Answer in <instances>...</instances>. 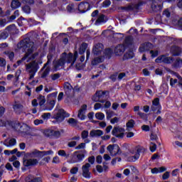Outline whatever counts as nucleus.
<instances>
[{
    "mask_svg": "<svg viewBox=\"0 0 182 182\" xmlns=\"http://www.w3.org/2000/svg\"><path fill=\"white\" fill-rule=\"evenodd\" d=\"M18 49H21L22 50H26L25 56L21 60L17 61V64H15L14 66H19L21 63H28V62H31V60H33L38 56V53L33 54L32 53L35 50V45L33 42L29 41V39H25L20 42L17 45Z\"/></svg>",
    "mask_w": 182,
    "mask_h": 182,
    "instance_id": "obj_1",
    "label": "nucleus"
},
{
    "mask_svg": "<svg viewBox=\"0 0 182 182\" xmlns=\"http://www.w3.org/2000/svg\"><path fill=\"white\" fill-rule=\"evenodd\" d=\"M76 59H77V51L75 52L74 55L72 53H63L59 60H55L53 62L55 70H59L66 67L72 68V66L75 65Z\"/></svg>",
    "mask_w": 182,
    "mask_h": 182,
    "instance_id": "obj_2",
    "label": "nucleus"
},
{
    "mask_svg": "<svg viewBox=\"0 0 182 182\" xmlns=\"http://www.w3.org/2000/svg\"><path fill=\"white\" fill-rule=\"evenodd\" d=\"M4 126H12L14 129L16 130H18V132H21V133H26V134H28L29 132V127L26 125V124H14L12 122H5L2 121V119H0V127H4Z\"/></svg>",
    "mask_w": 182,
    "mask_h": 182,
    "instance_id": "obj_3",
    "label": "nucleus"
},
{
    "mask_svg": "<svg viewBox=\"0 0 182 182\" xmlns=\"http://www.w3.org/2000/svg\"><path fill=\"white\" fill-rule=\"evenodd\" d=\"M141 151V147L136 146L134 149L129 151V156H127V161L134 162L137 161L140 158V152Z\"/></svg>",
    "mask_w": 182,
    "mask_h": 182,
    "instance_id": "obj_4",
    "label": "nucleus"
},
{
    "mask_svg": "<svg viewBox=\"0 0 182 182\" xmlns=\"http://www.w3.org/2000/svg\"><path fill=\"white\" fill-rule=\"evenodd\" d=\"M103 53H105L104 55H99L98 57L95 58L92 61V65H99V63H102V62L105 60V56H106V58H110V55L113 53V51L112 49L108 48L106 49Z\"/></svg>",
    "mask_w": 182,
    "mask_h": 182,
    "instance_id": "obj_5",
    "label": "nucleus"
},
{
    "mask_svg": "<svg viewBox=\"0 0 182 182\" xmlns=\"http://www.w3.org/2000/svg\"><path fill=\"white\" fill-rule=\"evenodd\" d=\"M54 117L53 118L57 120V122H63L65 117H69V114L65 115V110L56 107L53 112Z\"/></svg>",
    "mask_w": 182,
    "mask_h": 182,
    "instance_id": "obj_6",
    "label": "nucleus"
},
{
    "mask_svg": "<svg viewBox=\"0 0 182 182\" xmlns=\"http://www.w3.org/2000/svg\"><path fill=\"white\" fill-rule=\"evenodd\" d=\"M107 150L110 156H116L120 153V147L117 144L109 145L107 147Z\"/></svg>",
    "mask_w": 182,
    "mask_h": 182,
    "instance_id": "obj_7",
    "label": "nucleus"
},
{
    "mask_svg": "<svg viewBox=\"0 0 182 182\" xmlns=\"http://www.w3.org/2000/svg\"><path fill=\"white\" fill-rule=\"evenodd\" d=\"M82 176L85 178H90L91 173H90V164L87 163L82 166Z\"/></svg>",
    "mask_w": 182,
    "mask_h": 182,
    "instance_id": "obj_8",
    "label": "nucleus"
},
{
    "mask_svg": "<svg viewBox=\"0 0 182 182\" xmlns=\"http://www.w3.org/2000/svg\"><path fill=\"white\" fill-rule=\"evenodd\" d=\"M112 134L118 139H123V137H124V129L120 127H114L112 132Z\"/></svg>",
    "mask_w": 182,
    "mask_h": 182,
    "instance_id": "obj_9",
    "label": "nucleus"
},
{
    "mask_svg": "<svg viewBox=\"0 0 182 182\" xmlns=\"http://www.w3.org/2000/svg\"><path fill=\"white\" fill-rule=\"evenodd\" d=\"M64 91L68 97H70V96H73V94L75 93V90H73V87H72V85L69 82L64 83Z\"/></svg>",
    "mask_w": 182,
    "mask_h": 182,
    "instance_id": "obj_10",
    "label": "nucleus"
},
{
    "mask_svg": "<svg viewBox=\"0 0 182 182\" xmlns=\"http://www.w3.org/2000/svg\"><path fill=\"white\" fill-rule=\"evenodd\" d=\"M155 62L156 63H171L173 58L167 55H161L155 60Z\"/></svg>",
    "mask_w": 182,
    "mask_h": 182,
    "instance_id": "obj_11",
    "label": "nucleus"
},
{
    "mask_svg": "<svg viewBox=\"0 0 182 182\" xmlns=\"http://www.w3.org/2000/svg\"><path fill=\"white\" fill-rule=\"evenodd\" d=\"M87 110V105H83L80 109L78 111L77 117L80 120H85L86 119V112Z\"/></svg>",
    "mask_w": 182,
    "mask_h": 182,
    "instance_id": "obj_12",
    "label": "nucleus"
},
{
    "mask_svg": "<svg viewBox=\"0 0 182 182\" xmlns=\"http://www.w3.org/2000/svg\"><path fill=\"white\" fill-rule=\"evenodd\" d=\"M102 52H103V44H95L92 48V53L97 56L99 55H102Z\"/></svg>",
    "mask_w": 182,
    "mask_h": 182,
    "instance_id": "obj_13",
    "label": "nucleus"
},
{
    "mask_svg": "<svg viewBox=\"0 0 182 182\" xmlns=\"http://www.w3.org/2000/svg\"><path fill=\"white\" fill-rule=\"evenodd\" d=\"M37 69H38V61H36V60H35L34 61H33L32 63L26 65V70L30 73L36 72Z\"/></svg>",
    "mask_w": 182,
    "mask_h": 182,
    "instance_id": "obj_14",
    "label": "nucleus"
},
{
    "mask_svg": "<svg viewBox=\"0 0 182 182\" xmlns=\"http://www.w3.org/2000/svg\"><path fill=\"white\" fill-rule=\"evenodd\" d=\"M77 8H78L79 12H80L81 14H85V12H87V11L90 9V4H89V3L87 2L80 3L78 5Z\"/></svg>",
    "mask_w": 182,
    "mask_h": 182,
    "instance_id": "obj_15",
    "label": "nucleus"
},
{
    "mask_svg": "<svg viewBox=\"0 0 182 182\" xmlns=\"http://www.w3.org/2000/svg\"><path fill=\"white\" fill-rule=\"evenodd\" d=\"M152 112H156L158 109V113L160 112V100L159 98H155L152 102V106L151 107Z\"/></svg>",
    "mask_w": 182,
    "mask_h": 182,
    "instance_id": "obj_16",
    "label": "nucleus"
},
{
    "mask_svg": "<svg viewBox=\"0 0 182 182\" xmlns=\"http://www.w3.org/2000/svg\"><path fill=\"white\" fill-rule=\"evenodd\" d=\"M38 163V159H24L23 161V164L25 167H30V166H36Z\"/></svg>",
    "mask_w": 182,
    "mask_h": 182,
    "instance_id": "obj_17",
    "label": "nucleus"
},
{
    "mask_svg": "<svg viewBox=\"0 0 182 182\" xmlns=\"http://www.w3.org/2000/svg\"><path fill=\"white\" fill-rule=\"evenodd\" d=\"M48 102L46 104V107L43 108V110H47L48 112H50V110H53L55 107V105H56V101L53 100H48Z\"/></svg>",
    "mask_w": 182,
    "mask_h": 182,
    "instance_id": "obj_18",
    "label": "nucleus"
},
{
    "mask_svg": "<svg viewBox=\"0 0 182 182\" xmlns=\"http://www.w3.org/2000/svg\"><path fill=\"white\" fill-rule=\"evenodd\" d=\"M126 49V46L124 45H119L114 49V53L117 56H120V55H123L124 50Z\"/></svg>",
    "mask_w": 182,
    "mask_h": 182,
    "instance_id": "obj_19",
    "label": "nucleus"
},
{
    "mask_svg": "<svg viewBox=\"0 0 182 182\" xmlns=\"http://www.w3.org/2000/svg\"><path fill=\"white\" fill-rule=\"evenodd\" d=\"M105 92L103 91H97L95 96L92 97L93 102H99L102 97H104Z\"/></svg>",
    "mask_w": 182,
    "mask_h": 182,
    "instance_id": "obj_20",
    "label": "nucleus"
},
{
    "mask_svg": "<svg viewBox=\"0 0 182 182\" xmlns=\"http://www.w3.org/2000/svg\"><path fill=\"white\" fill-rule=\"evenodd\" d=\"M167 170V168L165 166H161L159 168H154L151 169V173L152 174H159V173H164Z\"/></svg>",
    "mask_w": 182,
    "mask_h": 182,
    "instance_id": "obj_21",
    "label": "nucleus"
},
{
    "mask_svg": "<svg viewBox=\"0 0 182 182\" xmlns=\"http://www.w3.org/2000/svg\"><path fill=\"white\" fill-rule=\"evenodd\" d=\"M69 164H75V163H79V160L77 159V152H74L71 154L70 159L68 161Z\"/></svg>",
    "mask_w": 182,
    "mask_h": 182,
    "instance_id": "obj_22",
    "label": "nucleus"
},
{
    "mask_svg": "<svg viewBox=\"0 0 182 182\" xmlns=\"http://www.w3.org/2000/svg\"><path fill=\"white\" fill-rule=\"evenodd\" d=\"M12 29H15V25H11L8 26L6 30L1 34V36L3 39H6L8 38V31H11Z\"/></svg>",
    "mask_w": 182,
    "mask_h": 182,
    "instance_id": "obj_23",
    "label": "nucleus"
},
{
    "mask_svg": "<svg viewBox=\"0 0 182 182\" xmlns=\"http://www.w3.org/2000/svg\"><path fill=\"white\" fill-rule=\"evenodd\" d=\"M4 146L6 147H12L16 144V139H6L4 143Z\"/></svg>",
    "mask_w": 182,
    "mask_h": 182,
    "instance_id": "obj_24",
    "label": "nucleus"
},
{
    "mask_svg": "<svg viewBox=\"0 0 182 182\" xmlns=\"http://www.w3.org/2000/svg\"><path fill=\"white\" fill-rule=\"evenodd\" d=\"M150 48H151V43H144L139 47V52L141 53L146 52V50H149Z\"/></svg>",
    "mask_w": 182,
    "mask_h": 182,
    "instance_id": "obj_25",
    "label": "nucleus"
},
{
    "mask_svg": "<svg viewBox=\"0 0 182 182\" xmlns=\"http://www.w3.org/2000/svg\"><path fill=\"white\" fill-rule=\"evenodd\" d=\"M28 156L30 157H42V151L34 149L28 154Z\"/></svg>",
    "mask_w": 182,
    "mask_h": 182,
    "instance_id": "obj_26",
    "label": "nucleus"
},
{
    "mask_svg": "<svg viewBox=\"0 0 182 182\" xmlns=\"http://www.w3.org/2000/svg\"><path fill=\"white\" fill-rule=\"evenodd\" d=\"M90 135L91 137H97L99 136H103V132L102 130H92L90 132Z\"/></svg>",
    "mask_w": 182,
    "mask_h": 182,
    "instance_id": "obj_27",
    "label": "nucleus"
},
{
    "mask_svg": "<svg viewBox=\"0 0 182 182\" xmlns=\"http://www.w3.org/2000/svg\"><path fill=\"white\" fill-rule=\"evenodd\" d=\"M77 153V159L78 160V163L80 161H83V159H85V154H86V151H75Z\"/></svg>",
    "mask_w": 182,
    "mask_h": 182,
    "instance_id": "obj_28",
    "label": "nucleus"
},
{
    "mask_svg": "<svg viewBox=\"0 0 182 182\" xmlns=\"http://www.w3.org/2000/svg\"><path fill=\"white\" fill-rule=\"evenodd\" d=\"M38 100V103L39 104V106H41V109L43 110V105H45V103H46V99H45L44 96L40 95L37 98Z\"/></svg>",
    "mask_w": 182,
    "mask_h": 182,
    "instance_id": "obj_29",
    "label": "nucleus"
},
{
    "mask_svg": "<svg viewBox=\"0 0 182 182\" xmlns=\"http://www.w3.org/2000/svg\"><path fill=\"white\" fill-rule=\"evenodd\" d=\"M171 50L174 56H178L181 55V48L177 46L173 47Z\"/></svg>",
    "mask_w": 182,
    "mask_h": 182,
    "instance_id": "obj_30",
    "label": "nucleus"
},
{
    "mask_svg": "<svg viewBox=\"0 0 182 182\" xmlns=\"http://www.w3.org/2000/svg\"><path fill=\"white\" fill-rule=\"evenodd\" d=\"M105 22H106V18L105 17V15L102 14L95 21V25H100V23H105Z\"/></svg>",
    "mask_w": 182,
    "mask_h": 182,
    "instance_id": "obj_31",
    "label": "nucleus"
},
{
    "mask_svg": "<svg viewBox=\"0 0 182 182\" xmlns=\"http://www.w3.org/2000/svg\"><path fill=\"white\" fill-rule=\"evenodd\" d=\"M13 109L16 113H19V112H21V110H22V105H21V104H19L18 102H15L13 105Z\"/></svg>",
    "mask_w": 182,
    "mask_h": 182,
    "instance_id": "obj_32",
    "label": "nucleus"
},
{
    "mask_svg": "<svg viewBox=\"0 0 182 182\" xmlns=\"http://www.w3.org/2000/svg\"><path fill=\"white\" fill-rule=\"evenodd\" d=\"M11 6L13 9H17V8L21 6V2L18 0H14L11 1Z\"/></svg>",
    "mask_w": 182,
    "mask_h": 182,
    "instance_id": "obj_33",
    "label": "nucleus"
},
{
    "mask_svg": "<svg viewBox=\"0 0 182 182\" xmlns=\"http://www.w3.org/2000/svg\"><path fill=\"white\" fill-rule=\"evenodd\" d=\"M58 156L60 157H65V159H68L69 158V154H67L66 151L63 149H60L58 151Z\"/></svg>",
    "mask_w": 182,
    "mask_h": 182,
    "instance_id": "obj_34",
    "label": "nucleus"
},
{
    "mask_svg": "<svg viewBox=\"0 0 182 182\" xmlns=\"http://www.w3.org/2000/svg\"><path fill=\"white\" fill-rule=\"evenodd\" d=\"M134 127V120L130 119L127 123V130L130 131L131 129Z\"/></svg>",
    "mask_w": 182,
    "mask_h": 182,
    "instance_id": "obj_35",
    "label": "nucleus"
},
{
    "mask_svg": "<svg viewBox=\"0 0 182 182\" xmlns=\"http://www.w3.org/2000/svg\"><path fill=\"white\" fill-rule=\"evenodd\" d=\"M86 49H87V43H82L79 50L80 55H83V53L86 51Z\"/></svg>",
    "mask_w": 182,
    "mask_h": 182,
    "instance_id": "obj_36",
    "label": "nucleus"
},
{
    "mask_svg": "<svg viewBox=\"0 0 182 182\" xmlns=\"http://www.w3.org/2000/svg\"><path fill=\"white\" fill-rule=\"evenodd\" d=\"M53 154H55V152L52 150L41 151V157H43V156H53Z\"/></svg>",
    "mask_w": 182,
    "mask_h": 182,
    "instance_id": "obj_37",
    "label": "nucleus"
},
{
    "mask_svg": "<svg viewBox=\"0 0 182 182\" xmlns=\"http://www.w3.org/2000/svg\"><path fill=\"white\" fill-rule=\"evenodd\" d=\"M134 57V53L133 51H129L126 53L124 55V59H132Z\"/></svg>",
    "mask_w": 182,
    "mask_h": 182,
    "instance_id": "obj_38",
    "label": "nucleus"
},
{
    "mask_svg": "<svg viewBox=\"0 0 182 182\" xmlns=\"http://www.w3.org/2000/svg\"><path fill=\"white\" fill-rule=\"evenodd\" d=\"M133 44V37L132 36H128L125 39V45L126 46H129V45Z\"/></svg>",
    "mask_w": 182,
    "mask_h": 182,
    "instance_id": "obj_39",
    "label": "nucleus"
},
{
    "mask_svg": "<svg viewBox=\"0 0 182 182\" xmlns=\"http://www.w3.org/2000/svg\"><path fill=\"white\" fill-rule=\"evenodd\" d=\"M44 134L47 137H53V129H46Z\"/></svg>",
    "mask_w": 182,
    "mask_h": 182,
    "instance_id": "obj_40",
    "label": "nucleus"
},
{
    "mask_svg": "<svg viewBox=\"0 0 182 182\" xmlns=\"http://www.w3.org/2000/svg\"><path fill=\"white\" fill-rule=\"evenodd\" d=\"M68 123L70 124V126H76L77 124V120L73 119V118H70L68 120Z\"/></svg>",
    "mask_w": 182,
    "mask_h": 182,
    "instance_id": "obj_41",
    "label": "nucleus"
},
{
    "mask_svg": "<svg viewBox=\"0 0 182 182\" xmlns=\"http://www.w3.org/2000/svg\"><path fill=\"white\" fill-rule=\"evenodd\" d=\"M95 117L98 120H103V119H105V114L102 112H97L95 114Z\"/></svg>",
    "mask_w": 182,
    "mask_h": 182,
    "instance_id": "obj_42",
    "label": "nucleus"
},
{
    "mask_svg": "<svg viewBox=\"0 0 182 182\" xmlns=\"http://www.w3.org/2000/svg\"><path fill=\"white\" fill-rule=\"evenodd\" d=\"M81 137L82 140H85V139H87L89 137V132L88 131H82L81 133Z\"/></svg>",
    "mask_w": 182,
    "mask_h": 182,
    "instance_id": "obj_43",
    "label": "nucleus"
},
{
    "mask_svg": "<svg viewBox=\"0 0 182 182\" xmlns=\"http://www.w3.org/2000/svg\"><path fill=\"white\" fill-rule=\"evenodd\" d=\"M180 66H182V60L180 58H177L175 60V68H180Z\"/></svg>",
    "mask_w": 182,
    "mask_h": 182,
    "instance_id": "obj_44",
    "label": "nucleus"
},
{
    "mask_svg": "<svg viewBox=\"0 0 182 182\" xmlns=\"http://www.w3.org/2000/svg\"><path fill=\"white\" fill-rule=\"evenodd\" d=\"M75 8L76 6H75V4H70L68 6L67 10L68 11V12H74Z\"/></svg>",
    "mask_w": 182,
    "mask_h": 182,
    "instance_id": "obj_45",
    "label": "nucleus"
},
{
    "mask_svg": "<svg viewBox=\"0 0 182 182\" xmlns=\"http://www.w3.org/2000/svg\"><path fill=\"white\" fill-rule=\"evenodd\" d=\"M52 163L53 164H59V163H60V159L59 158V156H55L53 158V161Z\"/></svg>",
    "mask_w": 182,
    "mask_h": 182,
    "instance_id": "obj_46",
    "label": "nucleus"
},
{
    "mask_svg": "<svg viewBox=\"0 0 182 182\" xmlns=\"http://www.w3.org/2000/svg\"><path fill=\"white\" fill-rule=\"evenodd\" d=\"M77 171H79V168L75 166V167H73L70 171V174H77Z\"/></svg>",
    "mask_w": 182,
    "mask_h": 182,
    "instance_id": "obj_47",
    "label": "nucleus"
},
{
    "mask_svg": "<svg viewBox=\"0 0 182 182\" xmlns=\"http://www.w3.org/2000/svg\"><path fill=\"white\" fill-rule=\"evenodd\" d=\"M86 148V143H81L75 147V150H82V149Z\"/></svg>",
    "mask_w": 182,
    "mask_h": 182,
    "instance_id": "obj_48",
    "label": "nucleus"
},
{
    "mask_svg": "<svg viewBox=\"0 0 182 182\" xmlns=\"http://www.w3.org/2000/svg\"><path fill=\"white\" fill-rule=\"evenodd\" d=\"M57 95H58L57 92H54V93L49 94V95L47 96L48 100H53V97H56Z\"/></svg>",
    "mask_w": 182,
    "mask_h": 182,
    "instance_id": "obj_49",
    "label": "nucleus"
},
{
    "mask_svg": "<svg viewBox=\"0 0 182 182\" xmlns=\"http://www.w3.org/2000/svg\"><path fill=\"white\" fill-rule=\"evenodd\" d=\"M60 136V132L56 131V130H53V137H54L55 139H58Z\"/></svg>",
    "mask_w": 182,
    "mask_h": 182,
    "instance_id": "obj_50",
    "label": "nucleus"
},
{
    "mask_svg": "<svg viewBox=\"0 0 182 182\" xmlns=\"http://www.w3.org/2000/svg\"><path fill=\"white\" fill-rule=\"evenodd\" d=\"M168 178H170V172L166 171L162 176V179L168 180Z\"/></svg>",
    "mask_w": 182,
    "mask_h": 182,
    "instance_id": "obj_51",
    "label": "nucleus"
},
{
    "mask_svg": "<svg viewBox=\"0 0 182 182\" xmlns=\"http://www.w3.org/2000/svg\"><path fill=\"white\" fill-rule=\"evenodd\" d=\"M60 77V75L59 74H53L50 75L51 80H58Z\"/></svg>",
    "mask_w": 182,
    "mask_h": 182,
    "instance_id": "obj_52",
    "label": "nucleus"
},
{
    "mask_svg": "<svg viewBox=\"0 0 182 182\" xmlns=\"http://www.w3.org/2000/svg\"><path fill=\"white\" fill-rule=\"evenodd\" d=\"M6 55H7L9 59H10V60H14V58L15 56V54L14 53V52H7Z\"/></svg>",
    "mask_w": 182,
    "mask_h": 182,
    "instance_id": "obj_53",
    "label": "nucleus"
},
{
    "mask_svg": "<svg viewBox=\"0 0 182 182\" xmlns=\"http://www.w3.org/2000/svg\"><path fill=\"white\" fill-rule=\"evenodd\" d=\"M94 109H95V110H99V109H103V105H102L100 103H96L94 105Z\"/></svg>",
    "mask_w": 182,
    "mask_h": 182,
    "instance_id": "obj_54",
    "label": "nucleus"
},
{
    "mask_svg": "<svg viewBox=\"0 0 182 182\" xmlns=\"http://www.w3.org/2000/svg\"><path fill=\"white\" fill-rule=\"evenodd\" d=\"M23 11L25 14H31V7L29 6H25L23 7Z\"/></svg>",
    "mask_w": 182,
    "mask_h": 182,
    "instance_id": "obj_55",
    "label": "nucleus"
},
{
    "mask_svg": "<svg viewBox=\"0 0 182 182\" xmlns=\"http://www.w3.org/2000/svg\"><path fill=\"white\" fill-rule=\"evenodd\" d=\"M180 173V169L176 168L172 171L171 172V175L173 177H176V176H178V174Z\"/></svg>",
    "mask_w": 182,
    "mask_h": 182,
    "instance_id": "obj_56",
    "label": "nucleus"
},
{
    "mask_svg": "<svg viewBox=\"0 0 182 182\" xmlns=\"http://www.w3.org/2000/svg\"><path fill=\"white\" fill-rule=\"evenodd\" d=\"M157 149V145L156 144L151 143L150 144V150L151 151L154 152L156 151V149Z\"/></svg>",
    "mask_w": 182,
    "mask_h": 182,
    "instance_id": "obj_57",
    "label": "nucleus"
},
{
    "mask_svg": "<svg viewBox=\"0 0 182 182\" xmlns=\"http://www.w3.org/2000/svg\"><path fill=\"white\" fill-rule=\"evenodd\" d=\"M110 1L109 0H105L103 3H102V6L103 8H107V6H110Z\"/></svg>",
    "mask_w": 182,
    "mask_h": 182,
    "instance_id": "obj_58",
    "label": "nucleus"
},
{
    "mask_svg": "<svg viewBox=\"0 0 182 182\" xmlns=\"http://www.w3.org/2000/svg\"><path fill=\"white\" fill-rule=\"evenodd\" d=\"M42 117L44 119V120H48V119H50V113H44L42 115Z\"/></svg>",
    "mask_w": 182,
    "mask_h": 182,
    "instance_id": "obj_59",
    "label": "nucleus"
},
{
    "mask_svg": "<svg viewBox=\"0 0 182 182\" xmlns=\"http://www.w3.org/2000/svg\"><path fill=\"white\" fill-rule=\"evenodd\" d=\"M0 66L4 68L6 66V61L4 58H0Z\"/></svg>",
    "mask_w": 182,
    "mask_h": 182,
    "instance_id": "obj_60",
    "label": "nucleus"
},
{
    "mask_svg": "<svg viewBox=\"0 0 182 182\" xmlns=\"http://www.w3.org/2000/svg\"><path fill=\"white\" fill-rule=\"evenodd\" d=\"M43 123V120L42 119H36L34 120L35 126H39V124H42Z\"/></svg>",
    "mask_w": 182,
    "mask_h": 182,
    "instance_id": "obj_61",
    "label": "nucleus"
},
{
    "mask_svg": "<svg viewBox=\"0 0 182 182\" xmlns=\"http://www.w3.org/2000/svg\"><path fill=\"white\" fill-rule=\"evenodd\" d=\"M110 106H112V103L109 101H107V102H105V105H103V108L105 107V109H109V107H110Z\"/></svg>",
    "mask_w": 182,
    "mask_h": 182,
    "instance_id": "obj_62",
    "label": "nucleus"
},
{
    "mask_svg": "<svg viewBox=\"0 0 182 182\" xmlns=\"http://www.w3.org/2000/svg\"><path fill=\"white\" fill-rule=\"evenodd\" d=\"M141 129L144 132H150V127L149 125H143Z\"/></svg>",
    "mask_w": 182,
    "mask_h": 182,
    "instance_id": "obj_63",
    "label": "nucleus"
},
{
    "mask_svg": "<svg viewBox=\"0 0 182 182\" xmlns=\"http://www.w3.org/2000/svg\"><path fill=\"white\" fill-rule=\"evenodd\" d=\"M173 146H177L178 147H182V142H180L178 141H176L173 142Z\"/></svg>",
    "mask_w": 182,
    "mask_h": 182,
    "instance_id": "obj_64",
    "label": "nucleus"
}]
</instances>
